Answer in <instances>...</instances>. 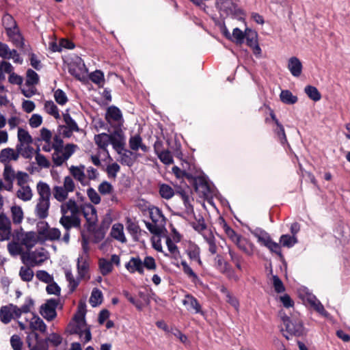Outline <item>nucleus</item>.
Listing matches in <instances>:
<instances>
[{"label": "nucleus", "mask_w": 350, "mask_h": 350, "mask_svg": "<svg viewBox=\"0 0 350 350\" xmlns=\"http://www.w3.org/2000/svg\"><path fill=\"white\" fill-rule=\"evenodd\" d=\"M215 7L219 12L220 16H228L239 21H244L245 13L242 9L233 0H216Z\"/></svg>", "instance_id": "obj_1"}, {"label": "nucleus", "mask_w": 350, "mask_h": 350, "mask_svg": "<svg viewBox=\"0 0 350 350\" xmlns=\"http://www.w3.org/2000/svg\"><path fill=\"white\" fill-rule=\"evenodd\" d=\"M189 183L193 185L195 191L200 197L205 198L213 197L214 189L211 187L206 176H197L192 174V178L189 180Z\"/></svg>", "instance_id": "obj_2"}, {"label": "nucleus", "mask_w": 350, "mask_h": 350, "mask_svg": "<svg viewBox=\"0 0 350 350\" xmlns=\"http://www.w3.org/2000/svg\"><path fill=\"white\" fill-rule=\"evenodd\" d=\"M280 317L285 326L286 331L291 336H301L306 334L303 321L299 317L295 316L289 317L285 314L282 315L281 313Z\"/></svg>", "instance_id": "obj_3"}, {"label": "nucleus", "mask_w": 350, "mask_h": 350, "mask_svg": "<svg viewBox=\"0 0 350 350\" xmlns=\"http://www.w3.org/2000/svg\"><path fill=\"white\" fill-rule=\"evenodd\" d=\"M68 72L76 79L82 81L86 78L88 68L83 60L81 57H77L69 64Z\"/></svg>", "instance_id": "obj_4"}, {"label": "nucleus", "mask_w": 350, "mask_h": 350, "mask_svg": "<svg viewBox=\"0 0 350 350\" xmlns=\"http://www.w3.org/2000/svg\"><path fill=\"white\" fill-rule=\"evenodd\" d=\"M59 300L55 298L47 299L45 304L40 306V314L48 321H53L57 317L56 308Z\"/></svg>", "instance_id": "obj_5"}, {"label": "nucleus", "mask_w": 350, "mask_h": 350, "mask_svg": "<svg viewBox=\"0 0 350 350\" xmlns=\"http://www.w3.org/2000/svg\"><path fill=\"white\" fill-rule=\"evenodd\" d=\"M47 257L42 252L33 251L23 253L21 256V260L23 264L35 267L40 265L46 260Z\"/></svg>", "instance_id": "obj_6"}, {"label": "nucleus", "mask_w": 350, "mask_h": 350, "mask_svg": "<svg viewBox=\"0 0 350 350\" xmlns=\"http://www.w3.org/2000/svg\"><path fill=\"white\" fill-rule=\"evenodd\" d=\"M82 213L88 224L87 230L90 232L98 221L96 209L92 204L88 203L82 207Z\"/></svg>", "instance_id": "obj_7"}, {"label": "nucleus", "mask_w": 350, "mask_h": 350, "mask_svg": "<svg viewBox=\"0 0 350 350\" xmlns=\"http://www.w3.org/2000/svg\"><path fill=\"white\" fill-rule=\"evenodd\" d=\"M105 119L107 122L112 125L113 122L117 124L116 128H121L123 125L124 119L120 109L114 105L109 107L105 113Z\"/></svg>", "instance_id": "obj_8"}, {"label": "nucleus", "mask_w": 350, "mask_h": 350, "mask_svg": "<svg viewBox=\"0 0 350 350\" xmlns=\"http://www.w3.org/2000/svg\"><path fill=\"white\" fill-rule=\"evenodd\" d=\"M12 235L10 219L4 214H0V240H9Z\"/></svg>", "instance_id": "obj_9"}, {"label": "nucleus", "mask_w": 350, "mask_h": 350, "mask_svg": "<svg viewBox=\"0 0 350 350\" xmlns=\"http://www.w3.org/2000/svg\"><path fill=\"white\" fill-rule=\"evenodd\" d=\"M110 138L109 144L113 146V148L116 150L118 154L124 150V144L122 140V131L121 128H116L114 131L109 135Z\"/></svg>", "instance_id": "obj_10"}, {"label": "nucleus", "mask_w": 350, "mask_h": 350, "mask_svg": "<svg viewBox=\"0 0 350 350\" xmlns=\"http://www.w3.org/2000/svg\"><path fill=\"white\" fill-rule=\"evenodd\" d=\"M6 33L12 43L19 49H24L25 40L22 34L20 33L18 27L8 28Z\"/></svg>", "instance_id": "obj_11"}, {"label": "nucleus", "mask_w": 350, "mask_h": 350, "mask_svg": "<svg viewBox=\"0 0 350 350\" xmlns=\"http://www.w3.org/2000/svg\"><path fill=\"white\" fill-rule=\"evenodd\" d=\"M59 224L66 230H70L72 228H79L81 226V219L78 215H75L62 216Z\"/></svg>", "instance_id": "obj_12"}, {"label": "nucleus", "mask_w": 350, "mask_h": 350, "mask_svg": "<svg viewBox=\"0 0 350 350\" xmlns=\"http://www.w3.org/2000/svg\"><path fill=\"white\" fill-rule=\"evenodd\" d=\"M125 267L130 273H134L135 272L141 275H144V273L143 261L139 256L131 257L129 261L126 263Z\"/></svg>", "instance_id": "obj_13"}, {"label": "nucleus", "mask_w": 350, "mask_h": 350, "mask_svg": "<svg viewBox=\"0 0 350 350\" xmlns=\"http://www.w3.org/2000/svg\"><path fill=\"white\" fill-rule=\"evenodd\" d=\"M183 304L187 306V310L194 311L196 314H203L201 305L198 299L190 294L185 295V298L183 300Z\"/></svg>", "instance_id": "obj_14"}, {"label": "nucleus", "mask_w": 350, "mask_h": 350, "mask_svg": "<svg viewBox=\"0 0 350 350\" xmlns=\"http://www.w3.org/2000/svg\"><path fill=\"white\" fill-rule=\"evenodd\" d=\"M237 246L248 256H252L254 252L255 246L248 239L241 236L234 243Z\"/></svg>", "instance_id": "obj_15"}, {"label": "nucleus", "mask_w": 350, "mask_h": 350, "mask_svg": "<svg viewBox=\"0 0 350 350\" xmlns=\"http://www.w3.org/2000/svg\"><path fill=\"white\" fill-rule=\"evenodd\" d=\"M50 207V201L40 200L36 206L35 214L41 219H44L49 216V209Z\"/></svg>", "instance_id": "obj_16"}, {"label": "nucleus", "mask_w": 350, "mask_h": 350, "mask_svg": "<svg viewBox=\"0 0 350 350\" xmlns=\"http://www.w3.org/2000/svg\"><path fill=\"white\" fill-rule=\"evenodd\" d=\"M302 64L296 57L289 58L288 62V68L293 77H298L302 72Z\"/></svg>", "instance_id": "obj_17"}, {"label": "nucleus", "mask_w": 350, "mask_h": 350, "mask_svg": "<svg viewBox=\"0 0 350 350\" xmlns=\"http://www.w3.org/2000/svg\"><path fill=\"white\" fill-rule=\"evenodd\" d=\"M186 253L191 260L196 261L199 265H202V262L200 258V249L198 245L190 242Z\"/></svg>", "instance_id": "obj_18"}, {"label": "nucleus", "mask_w": 350, "mask_h": 350, "mask_svg": "<svg viewBox=\"0 0 350 350\" xmlns=\"http://www.w3.org/2000/svg\"><path fill=\"white\" fill-rule=\"evenodd\" d=\"M150 217L154 224H159L163 226L165 224V217L161 210L156 206L148 208Z\"/></svg>", "instance_id": "obj_19"}, {"label": "nucleus", "mask_w": 350, "mask_h": 350, "mask_svg": "<svg viewBox=\"0 0 350 350\" xmlns=\"http://www.w3.org/2000/svg\"><path fill=\"white\" fill-rule=\"evenodd\" d=\"M123 151L124 152H121V154H119L120 155V163L129 167L133 166L136 161L137 154L129 150L124 149Z\"/></svg>", "instance_id": "obj_20"}, {"label": "nucleus", "mask_w": 350, "mask_h": 350, "mask_svg": "<svg viewBox=\"0 0 350 350\" xmlns=\"http://www.w3.org/2000/svg\"><path fill=\"white\" fill-rule=\"evenodd\" d=\"M124 226L120 223H117L113 225L111 230V236L120 241L121 243H125L126 241V239L124 234Z\"/></svg>", "instance_id": "obj_21"}, {"label": "nucleus", "mask_w": 350, "mask_h": 350, "mask_svg": "<svg viewBox=\"0 0 350 350\" xmlns=\"http://www.w3.org/2000/svg\"><path fill=\"white\" fill-rule=\"evenodd\" d=\"M37 190L40 196L38 200L50 201L51 193L49 185L47 183L40 181L37 185Z\"/></svg>", "instance_id": "obj_22"}, {"label": "nucleus", "mask_w": 350, "mask_h": 350, "mask_svg": "<svg viewBox=\"0 0 350 350\" xmlns=\"http://www.w3.org/2000/svg\"><path fill=\"white\" fill-rule=\"evenodd\" d=\"M38 242L36 234L33 231L27 232L21 240V243L28 250L31 249Z\"/></svg>", "instance_id": "obj_23"}, {"label": "nucleus", "mask_w": 350, "mask_h": 350, "mask_svg": "<svg viewBox=\"0 0 350 350\" xmlns=\"http://www.w3.org/2000/svg\"><path fill=\"white\" fill-rule=\"evenodd\" d=\"M85 165H80L79 166L72 165L70 167V172L73 177L79 180L83 185H85L83 181L85 180V174L84 172Z\"/></svg>", "instance_id": "obj_24"}, {"label": "nucleus", "mask_w": 350, "mask_h": 350, "mask_svg": "<svg viewBox=\"0 0 350 350\" xmlns=\"http://www.w3.org/2000/svg\"><path fill=\"white\" fill-rule=\"evenodd\" d=\"M29 326L32 330H38L42 333H44L46 330V325L43 320L36 314H33V317L31 318Z\"/></svg>", "instance_id": "obj_25"}, {"label": "nucleus", "mask_w": 350, "mask_h": 350, "mask_svg": "<svg viewBox=\"0 0 350 350\" xmlns=\"http://www.w3.org/2000/svg\"><path fill=\"white\" fill-rule=\"evenodd\" d=\"M253 234L257 238L258 242L265 246L272 239L268 232L261 228H256Z\"/></svg>", "instance_id": "obj_26"}, {"label": "nucleus", "mask_w": 350, "mask_h": 350, "mask_svg": "<svg viewBox=\"0 0 350 350\" xmlns=\"http://www.w3.org/2000/svg\"><path fill=\"white\" fill-rule=\"evenodd\" d=\"M94 141L96 144L100 149L105 150H107V148L109 144L110 138L109 137V134L103 133L98 135H95Z\"/></svg>", "instance_id": "obj_27"}, {"label": "nucleus", "mask_w": 350, "mask_h": 350, "mask_svg": "<svg viewBox=\"0 0 350 350\" xmlns=\"http://www.w3.org/2000/svg\"><path fill=\"white\" fill-rule=\"evenodd\" d=\"M182 200L183 202V204H184V206L185 208V212H177V213H174V215L179 216L180 217H183V218H185V214H186L187 215H193L194 210H193V206L191 202L190 196L189 195L188 196L183 198Z\"/></svg>", "instance_id": "obj_28"}, {"label": "nucleus", "mask_w": 350, "mask_h": 350, "mask_svg": "<svg viewBox=\"0 0 350 350\" xmlns=\"http://www.w3.org/2000/svg\"><path fill=\"white\" fill-rule=\"evenodd\" d=\"M98 267L100 273L105 276L113 271V265L111 262L105 258H101L98 260Z\"/></svg>", "instance_id": "obj_29"}, {"label": "nucleus", "mask_w": 350, "mask_h": 350, "mask_svg": "<svg viewBox=\"0 0 350 350\" xmlns=\"http://www.w3.org/2000/svg\"><path fill=\"white\" fill-rule=\"evenodd\" d=\"M18 139L20 142L18 145L24 146L25 144L29 145L33 142L32 137L29 132L23 128L18 129Z\"/></svg>", "instance_id": "obj_30"}, {"label": "nucleus", "mask_w": 350, "mask_h": 350, "mask_svg": "<svg viewBox=\"0 0 350 350\" xmlns=\"http://www.w3.org/2000/svg\"><path fill=\"white\" fill-rule=\"evenodd\" d=\"M180 265L183 267V273L191 280L192 282L196 283L199 280L198 275L193 271L185 260H182Z\"/></svg>", "instance_id": "obj_31"}, {"label": "nucleus", "mask_w": 350, "mask_h": 350, "mask_svg": "<svg viewBox=\"0 0 350 350\" xmlns=\"http://www.w3.org/2000/svg\"><path fill=\"white\" fill-rule=\"evenodd\" d=\"M36 343L32 345L30 342H28L29 350H49V345L46 340L38 337V334L35 333Z\"/></svg>", "instance_id": "obj_32"}, {"label": "nucleus", "mask_w": 350, "mask_h": 350, "mask_svg": "<svg viewBox=\"0 0 350 350\" xmlns=\"http://www.w3.org/2000/svg\"><path fill=\"white\" fill-rule=\"evenodd\" d=\"M280 98L282 103L287 105H293L297 101V97L294 96L292 92L288 90H282Z\"/></svg>", "instance_id": "obj_33"}, {"label": "nucleus", "mask_w": 350, "mask_h": 350, "mask_svg": "<svg viewBox=\"0 0 350 350\" xmlns=\"http://www.w3.org/2000/svg\"><path fill=\"white\" fill-rule=\"evenodd\" d=\"M103 293L100 290L97 288H94L91 293L90 298V303L92 307H96L101 304L103 301Z\"/></svg>", "instance_id": "obj_34"}, {"label": "nucleus", "mask_w": 350, "mask_h": 350, "mask_svg": "<svg viewBox=\"0 0 350 350\" xmlns=\"http://www.w3.org/2000/svg\"><path fill=\"white\" fill-rule=\"evenodd\" d=\"M257 32L252 29L246 28L244 33V40H246V44L248 46L255 45L258 42Z\"/></svg>", "instance_id": "obj_35"}, {"label": "nucleus", "mask_w": 350, "mask_h": 350, "mask_svg": "<svg viewBox=\"0 0 350 350\" xmlns=\"http://www.w3.org/2000/svg\"><path fill=\"white\" fill-rule=\"evenodd\" d=\"M12 319L10 304L2 306L0 309V319L1 322L8 324Z\"/></svg>", "instance_id": "obj_36"}, {"label": "nucleus", "mask_w": 350, "mask_h": 350, "mask_svg": "<svg viewBox=\"0 0 350 350\" xmlns=\"http://www.w3.org/2000/svg\"><path fill=\"white\" fill-rule=\"evenodd\" d=\"M39 81L40 78L37 72L31 68L27 69L25 85L27 86L35 85L39 83Z\"/></svg>", "instance_id": "obj_37"}, {"label": "nucleus", "mask_w": 350, "mask_h": 350, "mask_svg": "<svg viewBox=\"0 0 350 350\" xmlns=\"http://www.w3.org/2000/svg\"><path fill=\"white\" fill-rule=\"evenodd\" d=\"M304 92L311 100L315 102L320 100L321 98V93L314 86L306 85L304 88Z\"/></svg>", "instance_id": "obj_38"}, {"label": "nucleus", "mask_w": 350, "mask_h": 350, "mask_svg": "<svg viewBox=\"0 0 350 350\" xmlns=\"http://www.w3.org/2000/svg\"><path fill=\"white\" fill-rule=\"evenodd\" d=\"M202 237L208 244V251L212 254H215L217 251V247L215 243V238L212 232H209L208 234H202Z\"/></svg>", "instance_id": "obj_39"}, {"label": "nucleus", "mask_w": 350, "mask_h": 350, "mask_svg": "<svg viewBox=\"0 0 350 350\" xmlns=\"http://www.w3.org/2000/svg\"><path fill=\"white\" fill-rule=\"evenodd\" d=\"M63 118L66 126H61L62 128L70 129L71 131H75V132H78L79 131V128L76 121L68 113H64Z\"/></svg>", "instance_id": "obj_40"}, {"label": "nucleus", "mask_w": 350, "mask_h": 350, "mask_svg": "<svg viewBox=\"0 0 350 350\" xmlns=\"http://www.w3.org/2000/svg\"><path fill=\"white\" fill-rule=\"evenodd\" d=\"M276 127L273 129V132L276 135L278 140L280 142L282 146H284L285 144H287L289 146L287 142L286 133L284 131V128L283 125L280 123L277 125H275Z\"/></svg>", "instance_id": "obj_41"}, {"label": "nucleus", "mask_w": 350, "mask_h": 350, "mask_svg": "<svg viewBox=\"0 0 350 350\" xmlns=\"http://www.w3.org/2000/svg\"><path fill=\"white\" fill-rule=\"evenodd\" d=\"M12 218L13 223L15 224H19L23 219V211L21 206H13L11 208Z\"/></svg>", "instance_id": "obj_42"}, {"label": "nucleus", "mask_w": 350, "mask_h": 350, "mask_svg": "<svg viewBox=\"0 0 350 350\" xmlns=\"http://www.w3.org/2000/svg\"><path fill=\"white\" fill-rule=\"evenodd\" d=\"M89 270V263L86 260H83L82 256H79L77 259V271L81 278H83Z\"/></svg>", "instance_id": "obj_43"}, {"label": "nucleus", "mask_w": 350, "mask_h": 350, "mask_svg": "<svg viewBox=\"0 0 350 350\" xmlns=\"http://www.w3.org/2000/svg\"><path fill=\"white\" fill-rule=\"evenodd\" d=\"M68 192L64 187L55 186L53 188V196L54 198L58 202H64L68 198Z\"/></svg>", "instance_id": "obj_44"}, {"label": "nucleus", "mask_w": 350, "mask_h": 350, "mask_svg": "<svg viewBox=\"0 0 350 350\" xmlns=\"http://www.w3.org/2000/svg\"><path fill=\"white\" fill-rule=\"evenodd\" d=\"M297 242V238L289 234H282L280 238V243L283 247H292Z\"/></svg>", "instance_id": "obj_45"}, {"label": "nucleus", "mask_w": 350, "mask_h": 350, "mask_svg": "<svg viewBox=\"0 0 350 350\" xmlns=\"http://www.w3.org/2000/svg\"><path fill=\"white\" fill-rule=\"evenodd\" d=\"M44 109L46 111L53 116L55 118H59L60 116L57 105L52 100H47L44 103Z\"/></svg>", "instance_id": "obj_46"}, {"label": "nucleus", "mask_w": 350, "mask_h": 350, "mask_svg": "<svg viewBox=\"0 0 350 350\" xmlns=\"http://www.w3.org/2000/svg\"><path fill=\"white\" fill-rule=\"evenodd\" d=\"M22 189L17 191L16 195L18 198L23 201H29L32 198V192L29 186L21 187Z\"/></svg>", "instance_id": "obj_47"}, {"label": "nucleus", "mask_w": 350, "mask_h": 350, "mask_svg": "<svg viewBox=\"0 0 350 350\" xmlns=\"http://www.w3.org/2000/svg\"><path fill=\"white\" fill-rule=\"evenodd\" d=\"M159 194L163 198L169 200L174 195V191L170 185L161 184L159 187Z\"/></svg>", "instance_id": "obj_48"}, {"label": "nucleus", "mask_w": 350, "mask_h": 350, "mask_svg": "<svg viewBox=\"0 0 350 350\" xmlns=\"http://www.w3.org/2000/svg\"><path fill=\"white\" fill-rule=\"evenodd\" d=\"M61 237V231L57 228H49L44 241H58Z\"/></svg>", "instance_id": "obj_49"}, {"label": "nucleus", "mask_w": 350, "mask_h": 350, "mask_svg": "<svg viewBox=\"0 0 350 350\" xmlns=\"http://www.w3.org/2000/svg\"><path fill=\"white\" fill-rule=\"evenodd\" d=\"M33 271L30 267H21L19 271V275L24 282H30L33 278Z\"/></svg>", "instance_id": "obj_50"}, {"label": "nucleus", "mask_w": 350, "mask_h": 350, "mask_svg": "<svg viewBox=\"0 0 350 350\" xmlns=\"http://www.w3.org/2000/svg\"><path fill=\"white\" fill-rule=\"evenodd\" d=\"M172 172L178 178H185L188 181L190 178H192V172L190 171H187L185 166H183V170H181L178 166H174L172 167Z\"/></svg>", "instance_id": "obj_51"}, {"label": "nucleus", "mask_w": 350, "mask_h": 350, "mask_svg": "<svg viewBox=\"0 0 350 350\" xmlns=\"http://www.w3.org/2000/svg\"><path fill=\"white\" fill-rule=\"evenodd\" d=\"M3 25L5 27V31L9 30L8 28L17 27V23L13 16L9 14H5L2 18Z\"/></svg>", "instance_id": "obj_52"}, {"label": "nucleus", "mask_w": 350, "mask_h": 350, "mask_svg": "<svg viewBox=\"0 0 350 350\" xmlns=\"http://www.w3.org/2000/svg\"><path fill=\"white\" fill-rule=\"evenodd\" d=\"M126 225L127 231L132 236L137 235L140 231V228L138 224L136 222L133 221L132 219L129 217L126 218Z\"/></svg>", "instance_id": "obj_53"}, {"label": "nucleus", "mask_w": 350, "mask_h": 350, "mask_svg": "<svg viewBox=\"0 0 350 350\" xmlns=\"http://www.w3.org/2000/svg\"><path fill=\"white\" fill-rule=\"evenodd\" d=\"M244 33L239 28L236 27L232 31L231 41L235 42L237 44H242L244 42Z\"/></svg>", "instance_id": "obj_54"}, {"label": "nucleus", "mask_w": 350, "mask_h": 350, "mask_svg": "<svg viewBox=\"0 0 350 350\" xmlns=\"http://www.w3.org/2000/svg\"><path fill=\"white\" fill-rule=\"evenodd\" d=\"M43 340H46V344L48 345L49 342H51V345L55 347H58L62 342V337L57 333H52L47 338Z\"/></svg>", "instance_id": "obj_55"}, {"label": "nucleus", "mask_w": 350, "mask_h": 350, "mask_svg": "<svg viewBox=\"0 0 350 350\" xmlns=\"http://www.w3.org/2000/svg\"><path fill=\"white\" fill-rule=\"evenodd\" d=\"M22 145H16V151L21 153V156L25 159H31L34 149L33 147L27 145V147L23 148Z\"/></svg>", "instance_id": "obj_56"}, {"label": "nucleus", "mask_w": 350, "mask_h": 350, "mask_svg": "<svg viewBox=\"0 0 350 350\" xmlns=\"http://www.w3.org/2000/svg\"><path fill=\"white\" fill-rule=\"evenodd\" d=\"M3 176L5 181H14V179L16 178V174L12 165L9 164L5 165Z\"/></svg>", "instance_id": "obj_57"}, {"label": "nucleus", "mask_w": 350, "mask_h": 350, "mask_svg": "<svg viewBox=\"0 0 350 350\" xmlns=\"http://www.w3.org/2000/svg\"><path fill=\"white\" fill-rule=\"evenodd\" d=\"M55 101L60 105H64L68 102L66 93L61 89H57L54 92Z\"/></svg>", "instance_id": "obj_58"}, {"label": "nucleus", "mask_w": 350, "mask_h": 350, "mask_svg": "<svg viewBox=\"0 0 350 350\" xmlns=\"http://www.w3.org/2000/svg\"><path fill=\"white\" fill-rule=\"evenodd\" d=\"M77 149H78V146L77 144H67L63 148V156L64 157V159L67 161L75 152Z\"/></svg>", "instance_id": "obj_59"}, {"label": "nucleus", "mask_w": 350, "mask_h": 350, "mask_svg": "<svg viewBox=\"0 0 350 350\" xmlns=\"http://www.w3.org/2000/svg\"><path fill=\"white\" fill-rule=\"evenodd\" d=\"M112 185L107 180L103 181L98 187V190L101 195H107L113 191Z\"/></svg>", "instance_id": "obj_60"}, {"label": "nucleus", "mask_w": 350, "mask_h": 350, "mask_svg": "<svg viewBox=\"0 0 350 350\" xmlns=\"http://www.w3.org/2000/svg\"><path fill=\"white\" fill-rule=\"evenodd\" d=\"M10 345L13 350H23V342L18 335L14 334L11 336Z\"/></svg>", "instance_id": "obj_61"}, {"label": "nucleus", "mask_w": 350, "mask_h": 350, "mask_svg": "<svg viewBox=\"0 0 350 350\" xmlns=\"http://www.w3.org/2000/svg\"><path fill=\"white\" fill-rule=\"evenodd\" d=\"M158 158L160 159V161L165 164V165H170L173 163V157L168 150H164L163 152H161L159 155H157Z\"/></svg>", "instance_id": "obj_62"}, {"label": "nucleus", "mask_w": 350, "mask_h": 350, "mask_svg": "<svg viewBox=\"0 0 350 350\" xmlns=\"http://www.w3.org/2000/svg\"><path fill=\"white\" fill-rule=\"evenodd\" d=\"M90 79L95 84L100 85L104 81V74L102 71L96 70L90 75Z\"/></svg>", "instance_id": "obj_63"}, {"label": "nucleus", "mask_w": 350, "mask_h": 350, "mask_svg": "<svg viewBox=\"0 0 350 350\" xmlns=\"http://www.w3.org/2000/svg\"><path fill=\"white\" fill-rule=\"evenodd\" d=\"M120 170V167L117 163H113L108 165L106 169L108 177L115 178Z\"/></svg>", "instance_id": "obj_64"}]
</instances>
